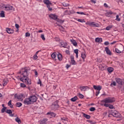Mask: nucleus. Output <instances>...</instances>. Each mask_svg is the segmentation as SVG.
Segmentation results:
<instances>
[{
    "label": "nucleus",
    "instance_id": "1",
    "mask_svg": "<svg viewBox=\"0 0 124 124\" xmlns=\"http://www.w3.org/2000/svg\"><path fill=\"white\" fill-rule=\"evenodd\" d=\"M28 71L29 70H28V68L25 67L24 68H22L18 73L19 74H21V78L20 79L22 82L25 83L26 85H31V79L28 78V76H29Z\"/></svg>",
    "mask_w": 124,
    "mask_h": 124
},
{
    "label": "nucleus",
    "instance_id": "2",
    "mask_svg": "<svg viewBox=\"0 0 124 124\" xmlns=\"http://www.w3.org/2000/svg\"><path fill=\"white\" fill-rule=\"evenodd\" d=\"M59 102L58 100H56L55 102H54L50 106V108L51 110H58L59 109V108L60 107V106L58 104Z\"/></svg>",
    "mask_w": 124,
    "mask_h": 124
},
{
    "label": "nucleus",
    "instance_id": "3",
    "mask_svg": "<svg viewBox=\"0 0 124 124\" xmlns=\"http://www.w3.org/2000/svg\"><path fill=\"white\" fill-rule=\"evenodd\" d=\"M102 102H104V103H113V102H115V98H107L103 100Z\"/></svg>",
    "mask_w": 124,
    "mask_h": 124
},
{
    "label": "nucleus",
    "instance_id": "4",
    "mask_svg": "<svg viewBox=\"0 0 124 124\" xmlns=\"http://www.w3.org/2000/svg\"><path fill=\"white\" fill-rule=\"evenodd\" d=\"M111 114L113 117H115V118H121V113L118 112V111L115 110H111Z\"/></svg>",
    "mask_w": 124,
    "mask_h": 124
},
{
    "label": "nucleus",
    "instance_id": "5",
    "mask_svg": "<svg viewBox=\"0 0 124 124\" xmlns=\"http://www.w3.org/2000/svg\"><path fill=\"white\" fill-rule=\"evenodd\" d=\"M86 25H89L91 26V27H96L97 28H99V24L98 23H94V22H91L89 21H87L86 23Z\"/></svg>",
    "mask_w": 124,
    "mask_h": 124
},
{
    "label": "nucleus",
    "instance_id": "6",
    "mask_svg": "<svg viewBox=\"0 0 124 124\" xmlns=\"http://www.w3.org/2000/svg\"><path fill=\"white\" fill-rule=\"evenodd\" d=\"M29 98L31 101V103H33V102H36V101L37 100V97H36L35 95L31 96Z\"/></svg>",
    "mask_w": 124,
    "mask_h": 124
},
{
    "label": "nucleus",
    "instance_id": "7",
    "mask_svg": "<svg viewBox=\"0 0 124 124\" xmlns=\"http://www.w3.org/2000/svg\"><path fill=\"white\" fill-rule=\"evenodd\" d=\"M115 80L117 84H119V85H121V86H122V85H123V82H124V79H122L118 78H115Z\"/></svg>",
    "mask_w": 124,
    "mask_h": 124
},
{
    "label": "nucleus",
    "instance_id": "8",
    "mask_svg": "<svg viewBox=\"0 0 124 124\" xmlns=\"http://www.w3.org/2000/svg\"><path fill=\"white\" fill-rule=\"evenodd\" d=\"M23 103L25 105H29V104H31V101L30 98L25 99Z\"/></svg>",
    "mask_w": 124,
    "mask_h": 124
},
{
    "label": "nucleus",
    "instance_id": "9",
    "mask_svg": "<svg viewBox=\"0 0 124 124\" xmlns=\"http://www.w3.org/2000/svg\"><path fill=\"white\" fill-rule=\"evenodd\" d=\"M23 97H24V95L22 94H20L19 95L17 94H15V98H17V99H22Z\"/></svg>",
    "mask_w": 124,
    "mask_h": 124
},
{
    "label": "nucleus",
    "instance_id": "10",
    "mask_svg": "<svg viewBox=\"0 0 124 124\" xmlns=\"http://www.w3.org/2000/svg\"><path fill=\"white\" fill-rule=\"evenodd\" d=\"M49 18L53 19V20H57L58 19V16H56V15L54 14H50L49 15Z\"/></svg>",
    "mask_w": 124,
    "mask_h": 124
},
{
    "label": "nucleus",
    "instance_id": "11",
    "mask_svg": "<svg viewBox=\"0 0 124 124\" xmlns=\"http://www.w3.org/2000/svg\"><path fill=\"white\" fill-rule=\"evenodd\" d=\"M93 87L94 90H96V91H100L101 89H102V87L100 85H99L98 86H97L96 85H93Z\"/></svg>",
    "mask_w": 124,
    "mask_h": 124
},
{
    "label": "nucleus",
    "instance_id": "12",
    "mask_svg": "<svg viewBox=\"0 0 124 124\" xmlns=\"http://www.w3.org/2000/svg\"><path fill=\"white\" fill-rule=\"evenodd\" d=\"M105 51L108 55H109V56H111L112 55V52L111 51H110V49H109V47H106L105 48Z\"/></svg>",
    "mask_w": 124,
    "mask_h": 124
},
{
    "label": "nucleus",
    "instance_id": "13",
    "mask_svg": "<svg viewBox=\"0 0 124 124\" xmlns=\"http://www.w3.org/2000/svg\"><path fill=\"white\" fill-rule=\"evenodd\" d=\"M46 115H49V116H51L50 118H53V117H54V118H55V117H56V116H57V114L54 113V112H48L46 113Z\"/></svg>",
    "mask_w": 124,
    "mask_h": 124
},
{
    "label": "nucleus",
    "instance_id": "14",
    "mask_svg": "<svg viewBox=\"0 0 124 124\" xmlns=\"http://www.w3.org/2000/svg\"><path fill=\"white\" fill-rule=\"evenodd\" d=\"M88 88H89L88 86H81L79 89L81 92H86Z\"/></svg>",
    "mask_w": 124,
    "mask_h": 124
},
{
    "label": "nucleus",
    "instance_id": "15",
    "mask_svg": "<svg viewBox=\"0 0 124 124\" xmlns=\"http://www.w3.org/2000/svg\"><path fill=\"white\" fill-rule=\"evenodd\" d=\"M6 31L9 34L14 33V32L13 29L11 28H6Z\"/></svg>",
    "mask_w": 124,
    "mask_h": 124
},
{
    "label": "nucleus",
    "instance_id": "16",
    "mask_svg": "<svg viewBox=\"0 0 124 124\" xmlns=\"http://www.w3.org/2000/svg\"><path fill=\"white\" fill-rule=\"evenodd\" d=\"M4 8L7 11L12 10V9H13V6L8 5L7 6H5Z\"/></svg>",
    "mask_w": 124,
    "mask_h": 124
},
{
    "label": "nucleus",
    "instance_id": "17",
    "mask_svg": "<svg viewBox=\"0 0 124 124\" xmlns=\"http://www.w3.org/2000/svg\"><path fill=\"white\" fill-rule=\"evenodd\" d=\"M7 83H8V79H7V78L4 79L2 82V85L3 87L6 86V85H7Z\"/></svg>",
    "mask_w": 124,
    "mask_h": 124
},
{
    "label": "nucleus",
    "instance_id": "18",
    "mask_svg": "<svg viewBox=\"0 0 124 124\" xmlns=\"http://www.w3.org/2000/svg\"><path fill=\"white\" fill-rule=\"evenodd\" d=\"M43 2L45 3V4H46V5H52V3L50 2V0H44Z\"/></svg>",
    "mask_w": 124,
    "mask_h": 124
},
{
    "label": "nucleus",
    "instance_id": "19",
    "mask_svg": "<svg viewBox=\"0 0 124 124\" xmlns=\"http://www.w3.org/2000/svg\"><path fill=\"white\" fill-rule=\"evenodd\" d=\"M95 42H98V43H101L102 42V38H96L95 40Z\"/></svg>",
    "mask_w": 124,
    "mask_h": 124
},
{
    "label": "nucleus",
    "instance_id": "20",
    "mask_svg": "<svg viewBox=\"0 0 124 124\" xmlns=\"http://www.w3.org/2000/svg\"><path fill=\"white\" fill-rule=\"evenodd\" d=\"M120 51L121 53H123V51H124V46H120L117 48Z\"/></svg>",
    "mask_w": 124,
    "mask_h": 124
},
{
    "label": "nucleus",
    "instance_id": "21",
    "mask_svg": "<svg viewBox=\"0 0 124 124\" xmlns=\"http://www.w3.org/2000/svg\"><path fill=\"white\" fill-rule=\"evenodd\" d=\"M70 42H71V43H72V44L74 45V46H77V43L76 42V41H75V40L74 39H71L70 40Z\"/></svg>",
    "mask_w": 124,
    "mask_h": 124
},
{
    "label": "nucleus",
    "instance_id": "22",
    "mask_svg": "<svg viewBox=\"0 0 124 124\" xmlns=\"http://www.w3.org/2000/svg\"><path fill=\"white\" fill-rule=\"evenodd\" d=\"M83 116L84 118H86V119H88V120L91 119V116L88 114H86V113H83Z\"/></svg>",
    "mask_w": 124,
    "mask_h": 124
},
{
    "label": "nucleus",
    "instance_id": "23",
    "mask_svg": "<svg viewBox=\"0 0 124 124\" xmlns=\"http://www.w3.org/2000/svg\"><path fill=\"white\" fill-rule=\"evenodd\" d=\"M108 71L109 73H112L114 71V68L113 67H109L108 68Z\"/></svg>",
    "mask_w": 124,
    "mask_h": 124
},
{
    "label": "nucleus",
    "instance_id": "24",
    "mask_svg": "<svg viewBox=\"0 0 124 124\" xmlns=\"http://www.w3.org/2000/svg\"><path fill=\"white\" fill-rule=\"evenodd\" d=\"M112 14H113V12L110 11V12H108L106 13V16L107 17H110L111 15H112Z\"/></svg>",
    "mask_w": 124,
    "mask_h": 124
},
{
    "label": "nucleus",
    "instance_id": "25",
    "mask_svg": "<svg viewBox=\"0 0 124 124\" xmlns=\"http://www.w3.org/2000/svg\"><path fill=\"white\" fill-rule=\"evenodd\" d=\"M113 28V25H110L106 28V31H110Z\"/></svg>",
    "mask_w": 124,
    "mask_h": 124
},
{
    "label": "nucleus",
    "instance_id": "26",
    "mask_svg": "<svg viewBox=\"0 0 124 124\" xmlns=\"http://www.w3.org/2000/svg\"><path fill=\"white\" fill-rule=\"evenodd\" d=\"M61 46L62 47H63L64 48H65L66 46H67V44L66 43H63V42L61 43Z\"/></svg>",
    "mask_w": 124,
    "mask_h": 124
},
{
    "label": "nucleus",
    "instance_id": "27",
    "mask_svg": "<svg viewBox=\"0 0 124 124\" xmlns=\"http://www.w3.org/2000/svg\"><path fill=\"white\" fill-rule=\"evenodd\" d=\"M58 59L59 61H62V56L61 54V53H59L58 54Z\"/></svg>",
    "mask_w": 124,
    "mask_h": 124
},
{
    "label": "nucleus",
    "instance_id": "28",
    "mask_svg": "<svg viewBox=\"0 0 124 124\" xmlns=\"http://www.w3.org/2000/svg\"><path fill=\"white\" fill-rule=\"evenodd\" d=\"M15 121H16V122L18 123V124H21V119H20V118H19V117H16L15 119Z\"/></svg>",
    "mask_w": 124,
    "mask_h": 124
},
{
    "label": "nucleus",
    "instance_id": "29",
    "mask_svg": "<svg viewBox=\"0 0 124 124\" xmlns=\"http://www.w3.org/2000/svg\"><path fill=\"white\" fill-rule=\"evenodd\" d=\"M77 99H78V97H77V96H75L73 98H72L71 99V100L73 102H74L75 101H76L77 100Z\"/></svg>",
    "mask_w": 124,
    "mask_h": 124
},
{
    "label": "nucleus",
    "instance_id": "30",
    "mask_svg": "<svg viewBox=\"0 0 124 124\" xmlns=\"http://www.w3.org/2000/svg\"><path fill=\"white\" fill-rule=\"evenodd\" d=\"M87 56L86 55V53H81V58L83 59V60H85L86 59V57Z\"/></svg>",
    "mask_w": 124,
    "mask_h": 124
},
{
    "label": "nucleus",
    "instance_id": "31",
    "mask_svg": "<svg viewBox=\"0 0 124 124\" xmlns=\"http://www.w3.org/2000/svg\"><path fill=\"white\" fill-rule=\"evenodd\" d=\"M16 107H21V106H22V103L20 102H17L16 104Z\"/></svg>",
    "mask_w": 124,
    "mask_h": 124
},
{
    "label": "nucleus",
    "instance_id": "32",
    "mask_svg": "<svg viewBox=\"0 0 124 124\" xmlns=\"http://www.w3.org/2000/svg\"><path fill=\"white\" fill-rule=\"evenodd\" d=\"M78 21L80 23H86V21H85L84 19H78Z\"/></svg>",
    "mask_w": 124,
    "mask_h": 124
},
{
    "label": "nucleus",
    "instance_id": "33",
    "mask_svg": "<svg viewBox=\"0 0 124 124\" xmlns=\"http://www.w3.org/2000/svg\"><path fill=\"white\" fill-rule=\"evenodd\" d=\"M0 17H5L4 12L3 11H2L1 12V13H0Z\"/></svg>",
    "mask_w": 124,
    "mask_h": 124
},
{
    "label": "nucleus",
    "instance_id": "34",
    "mask_svg": "<svg viewBox=\"0 0 124 124\" xmlns=\"http://www.w3.org/2000/svg\"><path fill=\"white\" fill-rule=\"evenodd\" d=\"M6 109H7L6 107H3V108L1 109V113H4V112H5V110H6Z\"/></svg>",
    "mask_w": 124,
    "mask_h": 124
},
{
    "label": "nucleus",
    "instance_id": "35",
    "mask_svg": "<svg viewBox=\"0 0 124 124\" xmlns=\"http://www.w3.org/2000/svg\"><path fill=\"white\" fill-rule=\"evenodd\" d=\"M71 64L75 65V64H76V62H75V60H71Z\"/></svg>",
    "mask_w": 124,
    "mask_h": 124
},
{
    "label": "nucleus",
    "instance_id": "36",
    "mask_svg": "<svg viewBox=\"0 0 124 124\" xmlns=\"http://www.w3.org/2000/svg\"><path fill=\"white\" fill-rule=\"evenodd\" d=\"M115 52L118 54H121V53H122L118 48H115Z\"/></svg>",
    "mask_w": 124,
    "mask_h": 124
},
{
    "label": "nucleus",
    "instance_id": "37",
    "mask_svg": "<svg viewBox=\"0 0 124 124\" xmlns=\"http://www.w3.org/2000/svg\"><path fill=\"white\" fill-rule=\"evenodd\" d=\"M90 111L91 112H93V111H95V108L92 107L90 108Z\"/></svg>",
    "mask_w": 124,
    "mask_h": 124
},
{
    "label": "nucleus",
    "instance_id": "38",
    "mask_svg": "<svg viewBox=\"0 0 124 124\" xmlns=\"http://www.w3.org/2000/svg\"><path fill=\"white\" fill-rule=\"evenodd\" d=\"M6 112L7 114H12V110L11 109H7Z\"/></svg>",
    "mask_w": 124,
    "mask_h": 124
},
{
    "label": "nucleus",
    "instance_id": "39",
    "mask_svg": "<svg viewBox=\"0 0 124 124\" xmlns=\"http://www.w3.org/2000/svg\"><path fill=\"white\" fill-rule=\"evenodd\" d=\"M50 5H46V6H47L49 11H52V8L50 7Z\"/></svg>",
    "mask_w": 124,
    "mask_h": 124
},
{
    "label": "nucleus",
    "instance_id": "40",
    "mask_svg": "<svg viewBox=\"0 0 124 124\" xmlns=\"http://www.w3.org/2000/svg\"><path fill=\"white\" fill-rule=\"evenodd\" d=\"M61 121H64L65 122H67V118L65 117L61 118Z\"/></svg>",
    "mask_w": 124,
    "mask_h": 124
},
{
    "label": "nucleus",
    "instance_id": "41",
    "mask_svg": "<svg viewBox=\"0 0 124 124\" xmlns=\"http://www.w3.org/2000/svg\"><path fill=\"white\" fill-rule=\"evenodd\" d=\"M87 122H88V123H90L91 124H95L96 123L95 122H93V121L92 120H87Z\"/></svg>",
    "mask_w": 124,
    "mask_h": 124
},
{
    "label": "nucleus",
    "instance_id": "42",
    "mask_svg": "<svg viewBox=\"0 0 124 124\" xmlns=\"http://www.w3.org/2000/svg\"><path fill=\"white\" fill-rule=\"evenodd\" d=\"M78 97H79V98H84V95L81 93H79Z\"/></svg>",
    "mask_w": 124,
    "mask_h": 124
},
{
    "label": "nucleus",
    "instance_id": "43",
    "mask_svg": "<svg viewBox=\"0 0 124 124\" xmlns=\"http://www.w3.org/2000/svg\"><path fill=\"white\" fill-rule=\"evenodd\" d=\"M116 21H118V22H120L121 21V18H119V15L116 16Z\"/></svg>",
    "mask_w": 124,
    "mask_h": 124
},
{
    "label": "nucleus",
    "instance_id": "44",
    "mask_svg": "<svg viewBox=\"0 0 124 124\" xmlns=\"http://www.w3.org/2000/svg\"><path fill=\"white\" fill-rule=\"evenodd\" d=\"M25 36L26 37H30V36H31V34L29 32H26L25 34Z\"/></svg>",
    "mask_w": 124,
    "mask_h": 124
},
{
    "label": "nucleus",
    "instance_id": "45",
    "mask_svg": "<svg viewBox=\"0 0 124 124\" xmlns=\"http://www.w3.org/2000/svg\"><path fill=\"white\" fill-rule=\"evenodd\" d=\"M41 38H42V39L44 41H45V37L44 36V34H42L41 35Z\"/></svg>",
    "mask_w": 124,
    "mask_h": 124
},
{
    "label": "nucleus",
    "instance_id": "46",
    "mask_svg": "<svg viewBox=\"0 0 124 124\" xmlns=\"http://www.w3.org/2000/svg\"><path fill=\"white\" fill-rule=\"evenodd\" d=\"M51 58L52 59H55L56 58V54H55V53H53L51 54Z\"/></svg>",
    "mask_w": 124,
    "mask_h": 124
},
{
    "label": "nucleus",
    "instance_id": "47",
    "mask_svg": "<svg viewBox=\"0 0 124 124\" xmlns=\"http://www.w3.org/2000/svg\"><path fill=\"white\" fill-rule=\"evenodd\" d=\"M33 60H37V59L38 58V57L37 56V55H36V54H35L33 57Z\"/></svg>",
    "mask_w": 124,
    "mask_h": 124
},
{
    "label": "nucleus",
    "instance_id": "48",
    "mask_svg": "<svg viewBox=\"0 0 124 124\" xmlns=\"http://www.w3.org/2000/svg\"><path fill=\"white\" fill-rule=\"evenodd\" d=\"M77 14H80V15H86V14H85V13H84L83 12H78Z\"/></svg>",
    "mask_w": 124,
    "mask_h": 124
},
{
    "label": "nucleus",
    "instance_id": "49",
    "mask_svg": "<svg viewBox=\"0 0 124 124\" xmlns=\"http://www.w3.org/2000/svg\"><path fill=\"white\" fill-rule=\"evenodd\" d=\"M62 5H63V6L67 7V6H69V4H66V3H63Z\"/></svg>",
    "mask_w": 124,
    "mask_h": 124
},
{
    "label": "nucleus",
    "instance_id": "50",
    "mask_svg": "<svg viewBox=\"0 0 124 124\" xmlns=\"http://www.w3.org/2000/svg\"><path fill=\"white\" fill-rule=\"evenodd\" d=\"M20 86L21 87V88H26V85H25V84L24 83H21Z\"/></svg>",
    "mask_w": 124,
    "mask_h": 124
},
{
    "label": "nucleus",
    "instance_id": "51",
    "mask_svg": "<svg viewBox=\"0 0 124 124\" xmlns=\"http://www.w3.org/2000/svg\"><path fill=\"white\" fill-rule=\"evenodd\" d=\"M55 41H60V38L59 37H56L54 38Z\"/></svg>",
    "mask_w": 124,
    "mask_h": 124
},
{
    "label": "nucleus",
    "instance_id": "52",
    "mask_svg": "<svg viewBox=\"0 0 124 124\" xmlns=\"http://www.w3.org/2000/svg\"><path fill=\"white\" fill-rule=\"evenodd\" d=\"M78 52H79L78 49H75L74 50V53H75V54H78Z\"/></svg>",
    "mask_w": 124,
    "mask_h": 124
},
{
    "label": "nucleus",
    "instance_id": "53",
    "mask_svg": "<svg viewBox=\"0 0 124 124\" xmlns=\"http://www.w3.org/2000/svg\"><path fill=\"white\" fill-rule=\"evenodd\" d=\"M57 88H58V85H53V89H54V90H56V89H57Z\"/></svg>",
    "mask_w": 124,
    "mask_h": 124
},
{
    "label": "nucleus",
    "instance_id": "54",
    "mask_svg": "<svg viewBox=\"0 0 124 124\" xmlns=\"http://www.w3.org/2000/svg\"><path fill=\"white\" fill-rule=\"evenodd\" d=\"M112 85H113V86H116V82L115 81L112 82L111 83L110 86H112Z\"/></svg>",
    "mask_w": 124,
    "mask_h": 124
},
{
    "label": "nucleus",
    "instance_id": "55",
    "mask_svg": "<svg viewBox=\"0 0 124 124\" xmlns=\"http://www.w3.org/2000/svg\"><path fill=\"white\" fill-rule=\"evenodd\" d=\"M109 108L110 109H113L114 108V107L113 106V105H109V106H108Z\"/></svg>",
    "mask_w": 124,
    "mask_h": 124
},
{
    "label": "nucleus",
    "instance_id": "56",
    "mask_svg": "<svg viewBox=\"0 0 124 124\" xmlns=\"http://www.w3.org/2000/svg\"><path fill=\"white\" fill-rule=\"evenodd\" d=\"M70 59H71V60H74V56L73 55H71L70 56Z\"/></svg>",
    "mask_w": 124,
    "mask_h": 124
},
{
    "label": "nucleus",
    "instance_id": "57",
    "mask_svg": "<svg viewBox=\"0 0 124 124\" xmlns=\"http://www.w3.org/2000/svg\"><path fill=\"white\" fill-rule=\"evenodd\" d=\"M15 27H16V29H19V25L17 24H16Z\"/></svg>",
    "mask_w": 124,
    "mask_h": 124
},
{
    "label": "nucleus",
    "instance_id": "58",
    "mask_svg": "<svg viewBox=\"0 0 124 124\" xmlns=\"http://www.w3.org/2000/svg\"><path fill=\"white\" fill-rule=\"evenodd\" d=\"M91 2H93V3L94 4L96 3V1L95 0H91Z\"/></svg>",
    "mask_w": 124,
    "mask_h": 124
},
{
    "label": "nucleus",
    "instance_id": "59",
    "mask_svg": "<svg viewBox=\"0 0 124 124\" xmlns=\"http://www.w3.org/2000/svg\"><path fill=\"white\" fill-rule=\"evenodd\" d=\"M67 12H68V10L65 11V12H64V15H67V14H68V13H67Z\"/></svg>",
    "mask_w": 124,
    "mask_h": 124
},
{
    "label": "nucleus",
    "instance_id": "60",
    "mask_svg": "<svg viewBox=\"0 0 124 124\" xmlns=\"http://www.w3.org/2000/svg\"><path fill=\"white\" fill-rule=\"evenodd\" d=\"M100 91H97L96 92V96H97V95L99 94V93H100Z\"/></svg>",
    "mask_w": 124,
    "mask_h": 124
},
{
    "label": "nucleus",
    "instance_id": "61",
    "mask_svg": "<svg viewBox=\"0 0 124 124\" xmlns=\"http://www.w3.org/2000/svg\"><path fill=\"white\" fill-rule=\"evenodd\" d=\"M104 44H105V45H109V42H105L104 43Z\"/></svg>",
    "mask_w": 124,
    "mask_h": 124
},
{
    "label": "nucleus",
    "instance_id": "62",
    "mask_svg": "<svg viewBox=\"0 0 124 124\" xmlns=\"http://www.w3.org/2000/svg\"><path fill=\"white\" fill-rule=\"evenodd\" d=\"M109 104H104V106H105V107H109Z\"/></svg>",
    "mask_w": 124,
    "mask_h": 124
},
{
    "label": "nucleus",
    "instance_id": "63",
    "mask_svg": "<svg viewBox=\"0 0 124 124\" xmlns=\"http://www.w3.org/2000/svg\"><path fill=\"white\" fill-rule=\"evenodd\" d=\"M12 104H11V100H10L9 101V102L8 103V106H9L10 105H11Z\"/></svg>",
    "mask_w": 124,
    "mask_h": 124
},
{
    "label": "nucleus",
    "instance_id": "64",
    "mask_svg": "<svg viewBox=\"0 0 124 124\" xmlns=\"http://www.w3.org/2000/svg\"><path fill=\"white\" fill-rule=\"evenodd\" d=\"M105 7H106L107 8H108V5L106 4V3H105L104 4Z\"/></svg>",
    "mask_w": 124,
    "mask_h": 124
}]
</instances>
